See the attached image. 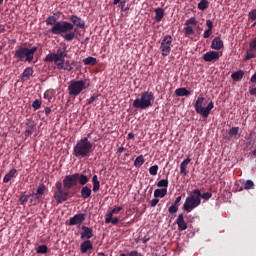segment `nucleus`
Returning <instances> with one entry per match:
<instances>
[{"instance_id":"obj_31","label":"nucleus","mask_w":256,"mask_h":256,"mask_svg":"<svg viewBox=\"0 0 256 256\" xmlns=\"http://www.w3.org/2000/svg\"><path fill=\"white\" fill-rule=\"evenodd\" d=\"M92 184H93L92 191H94V193H97V191L101 189V182L99 181V177H97V175H94L92 177Z\"/></svg>"},{"instance_id":"obj_24","label":"nucleus","mask_w":256,"mask_h":256,"mask_svg":"<svg viewBox=\"0 0 256 256\" xmlns=\"http://www.w3.org/2000/svg\"><path fill=\"white\" fill-rule=\"evenodd\" d=\"M91 249H93V242H91V240H85L80 245L81 253H87V251H91Z\"/></svg>"},{"instance_id":"obj_16","label":"nucleus","mask_w":256,"mask_h":256,"mask_svg":"<svg viewBox=\"0 0 256 256\" xmlns=\"http://www.w3.org/2000/svg\"><path fill=\"white\" fill-rule=\"evenodd\" d=\"M71 25H73V29L75 27H78V29H85V20H82L77 15H71L70 16Z\"/></svg>"},{"instance_id":"obj_21","label":"nucleus","mask_w":256,"mask_h":256,"mask_svg":"<svg viewBox=\"0 0 256 256\" xmlns=\"http://www.w3.org/2000/svg\"><path fill=\"white\" fill-rule=\"evenodd\" d=\"M176 224L178 225V229L180 231H185L187 229V222H185V217L183 214H179L176 219Z\"/></svg>"},{"instance_id":"obj_28","label":"nucleus","mask_w":256,"mask_h":256,"mask_svg":"<svg viewBox=\"0 0 256 256\" xmlns=\"http://www.w3.org/2000/svg\"><path fill=\"white\" fill-rule=\"evenodd\" d=\"M175 95L177 97H189V95H191V91L187 90L185 87H182L175 90Z\"/></svg>"},{"instance_id":"obj_64","label":"nucleus","mask_w":256,"mask_h":256,"mask_svg":"<svg viewBox=\"0 0 256 256\" xmlns=\"http://www.w3.org/2000/svg\"><path fill=\"white\" fill-rule=\"evenodd\" d=\"M254 22H255V25H256V19L254 20Z\"/></svg>"},{"instance_id":"obj_40","label":"nucleus","mask_w":256,"mask_h":256,"mask_svg":"<svg viewBox=\"0 0 256 256\" xmlns=\"http://www.w3.org/2000/svg\"><path fill=\"white\" fill-rule=\"evenodd\" d=\"M48 251H49V248L47 247V245H40L36 249V253H39L42 255H45V253H47Z\"/></svg>"},{"instance_id":"obj_3","label":"nucleus","mask_w":256,"mask_h":256,"mask_svg":"<svg viewBox=\"0 0 256 256\" xmlns=\"http://www.w3.org/2000/svg\"><path fill=\"white\" fill-rule=\"evenodd\" d=\"M90 137L91 134H88L87 137H82L80 140H77L72 153L76 159L91 157V153H93V142L89 140Z\"/></svg>"},{"instance_id":"obj_30","label":"nucleus","mask_w":256,"mask_h":256,"mask_svg":"<svg viewBox=\"0 0 256 256\" xmlns=\"http://www.w3.org/2000/svg\"><path fill=\"white\" fill-rule=\"evenodd\" d=\"M33 73H34L33 68L31 67L26 68L21 74V80L27 81L33 75Z\"/></svg>"},{"instance_id":"obj_61","label":"nucleus","mask_w":256,"mask_h":256,"mask_svg":"<svg viewBox=\"0 0 256 256\" xmlns=\"http://www.w3.org/2000/svg\"><path fill=\"white\" fill-rule=\"evenodd\" d=\"M97 256H105V253L100 252V253L97 254Z\"/></svg>"},{"instance_id":"obj_32","label":"nucleus","mask_w":256,"mask_h":256,"mask_svg":"<svg viewBox=\"0 0 256 256\" xmlns=\"http://www.w3.org/2000/svg\"><path fill=\"white\" fill-rule=\"evenodd\" d=\"M120 211H123L122 206L114 207L108 214H106L107 221H111V217H113V215L119 214Z\"/></svg>"},{"instance_id":"obj_51","label":"nucleus","mask_w":256,"mask_h":256,"mask_svg":"<svg viewBox=\"0 0 256 256\" xmlns=\"http://www.w3.org/2000/svg\"><path fill=\"white\" fill-rule=\"evenodd\" d=\"M210 35H213V30L208 28L207 30H205L203 37L204 39H209Z\"/></svg>"},{"instance_id":"obj_23","label":"nucleus","mask_w":256,"mask_h":256,"mask_svg":"<svg viewBox=\"0 0 256 256\" xmlns=\"http://www.w3.org/2000/svg\"><path fill=\"white\" fill-rule=\"evenodd\" d=\"M211 49H215V51H219L223 49V40L219 36L215 37L211 43Z\"/></svg>"},{"instance_id":"obj_22","label":"nucleus","mask_w":256,"mask_h":256,"mask_svg":"<svg viewBox=\"0 0 256 256\" xmlns=\"http://www.w3.org/2000/svg\"><path fill=\"white\" fill-rule=\"evenodd\" d=\"M191 163V157H187L185 160H183L180 164V175H183L184 177L189 173L187 171V165Z\"/></svg>"},{"instance_id":"obj_52","label":"nucleus","mask_w":256,"mask_h":256,"mask_svg":"<svg viewBox=\"0 0 256 256\" xmlns=\"http://www.w3.org/2000/svg\"><path fill=\"white\" fill-rule=\"evenodd\" d=\"M158 203H159V199L154 198L151 200L150 205H151V207H157Z\"/></svg>"},{"instance_id":"obj_8","label":"nucleus","mask_w":256,"mask_h":256,"mask_svg":"<svg viewBox=\"0 0 256 256\" xmlns=\"http://www.w3.org/2000/svg\"><path fill=\"white\" fill-rule=\"evenodd\" d=\"M89 87L87 80H72L68 86V92L70 97H78L85 89Z\"/></svg>"},{"instance_id":"obj_10","label":"nucleus","mask_w":256,"mask_h":256,"mask_svg":"<svg viewBox=\"0 0 256 256\" xmlns=\"http://www.w3.org/2000/svg\"><path fill=\"white\" fill-rule=\"evenodd\" d=\"M173 44V37L171 35H166L162 38L160 51L162 57H168L171 53V45Z\"/></svg>"},{"instance_id":"obj_49","label":"nucleus","mask_w":256,"mask_h":256,"mask_svg":"<svg viewBox=\"0 0 256 256\" xmlns=\"http://www.w3.org/2000/svg\"><path fill=\"white\" fill-rule=\"evenodd\" d=\"M125 5H127V0H122L120 2V9L123 13H125V11H129V8L125 7Z\"/></svg>"},{"instance_id":"obj_6","label":"nucleus","mask_w":256,"mask_h":256,"mask_svg":"<svg viewBox=\"0 0 256 256\" xmlns=\"http://www.w3.org/2000/svg\"><path fill=\"white\" fill-rule=\"evenodd\" d=\"M36 52V46H33L32 48L20 46L14 52V59H18L19 61H27L28 63H31L35 57Z\"/></svg>"},{"instance_id":"obj_41","label":"nucleus","mask_w":256,"mask_h":256,"mask_svg":"<svg viewBox=\"0 0 256 256\" xmlns=\"http://www.w3.org/2000/svg\"><path fill=\"white\" fill-rule=\"evenodd\" d=\"M29 201V196L23 192L19 198L20 205H25Z\"/></svg>"},{"instance_id":"obj_42","label":"nucleus","mask_w":256,"mask_h":256,"mask_svg":"<svg viewBox=\"0 0 256 256\" xmlns=\"http://www.w3.org/2000/svg\"><path fill=\"white\" fill-rule=\"evenodd\" d=\"M105 223L106 225H109V223H112V225H117L119 223V218L117 217L113 218V216H111L110 220L107 221V215H105Z\"/></svg>"},{"instance_id":"obj_25","label":"nucleus","mask_w":256,"mask_h":256,"mask_svg":"<svg viewBox=\"0 0 256 256\" xmlns=\"http://www.w3.org/2000/svg\"><path fill=\"white\" fill-rule=\"evenodd\" d=\"M93 193V190H91V186H83L80 190V195L82 199H89Z\"/></svg>"},{"instance_id":"obj_17","label":"nucleus","mask_w":256,"mask_h":256,"mask_svg":"<svg viewBox=\"0 0 256 256\" xmlns=\"http://www.w3.org/2000/svg\"><path fill=\"white\" fill-rule=\"evenodd\" d=\"M56 68L59 71H73V66H71V62L69 60L59 61L55 63Z\"/></svg>"},{"instance_id":"obj_59","label":"nucleus","mask_w":256,"mask_h":256,"mask_svg":"<svg viewBox=\"0 0 256 256\" xmlns=\"http://www.w3.org/2000/svg\"><path fill=\"white\" fill-rule=\"evenodd\" d=\"M128 139H135V134L133 132H130L128 134Z\"/></svg>"},{"instance_id":"obj_48","label":"nucleus","mask_w":256,"mask_h":256,"mask_svg":"<svg viewBox=\"0 0 256 256\" xmlns=\"http://www.w3.org/2000/svg\"><path fill=\"white\" fill-rule=\"evenodd\" d=\"M157 171H159L158 165H154L149 168L150 175H157Z\"/></svg>"},{"instance_id":"obj_56","label":"nucleus","mask_w":256,"mask_h":256,"mask_svg":"<svg viewBox=\"0 0 256 256\" xmlns=\"http://www.w3.org/2000/svg\"><path fill=\"white\" fill-rule=\"evenodd\" d=\"M250 83H256V72L251 76Z\"/></svg>"},{"instance_id":"obj_55","label":"nucleus","mask_w":256,"mask_h":256,"mask_svg":"<svg viewBox=\"0 0 256 256\" xmlns=\"http://www.w3.org/2000/svg\"><path fill=\"white\" fill-rule=\"evenodd\" d=\"M206 27H208V29H212L213 30V21L207 20L206 21Z\"/></svg>"},{"instance_id":"obj_20","label":"nucleus","mask_w":256,"mask_h":256,"mask_svg":"<svg viewBox=\"0 0 256 256\" xmlns=\"http://www.w3.org/2000/svg\"><path fill=\"white\" fill-rule=\"evenodd\" d=\"M181 205V196H178L173 205H171L168 208V213H170L171 215H173L174 213H177V211H179V206Z\"/></svg>"},{"instance_id":"obj_35","label":"nucleus","mask_w":256,"mask_h":256,"mask_svg":"<svg viewBox=\"0 0 256 256\" xmlns=\"http://www.w3.org/2000/svg\"><path fill=\"white\" fill-rule=\"evenodd\" d=\"M83 63H84V65H90V66L97 65V58L87 57V58L83 59Z\"/></svg>"},{"instance_id":"obj_7","label":"nucleus","mask_w":256,"mask_h":256,"mask_svg":"<svg viewBox=\"0 0 256 256\" xmlns=\"http://www.w3.org/2000/svg\"><path fill=\"white\" fill-rule=\"evenodd\" d=\"M203 105H205V97L198 96L194 104L195 111L198 115H201L203 119H207V117H209V115L211 114V110L215 107V104L213 103V101H211L210 103H208L207 107L203 108Z\"/></svg>"},{"instance_id":"obj_58","label":"nucleus","mask_w":256,"mask_h":256,"mask_svg":"<svg viewBox=\"0 0 256 256\" xmlns=\"http://www.w3.org/2000/svg\"><path fill=\"white\" fill-rule=\"evenodd\" d=\"M124 151H126V149L123 146L119 147L117 150L118 153H124Z\"/></svg>"},{"instance_id":"obj_38","label":"nucleus","mask_w":256,"mask_h":256,"mask_svg":"<svg viewBox=\"0 0 256 256\" xmlns=\"http://www.w3.org/2000/svg\"><path fill=\"white\" fill-rule=\"evenodd\" d=\"M156 185H157V187H160L162 189H167V187H169V180L162 179V180L158 181Z\"/></svg>"},{"instance_id":"obj_37","label":"nucleus","mask_w":256,"mask_h":256,"mask_svg":"<svg viewBox=\"0 0 256 256\" xmlns=\"http://www.w3.org/2000/svg\"><path fill=\"white\" fill-rule=\"evenodd\" d=\"M145 163V158L143 155L138 156L135 161H134V166L135 167H141Z\"/></svg>"},{"instance_id":"obj_53","label":"nucleus","mask_w":256,"mask_h":256,"mask_svg":"<svg viewBox=\"0 0 256 256\" xmlns=\"http://www.w3.org/2000/svg\"><path fill=\"white\" fill-rule=\"evenodd\" d=\"M94 101H97V96L93 95L88 99V105H91V103H94Z\"/></svg>"},{"instance_id":"obj_60","label":"nucleus","mask_w":256,"mask_h":256,"mask_svg":"<svg viewBox=\"0 0 256 256\" xmlns=\"http://www.w3.org/2000/svg\"><path fill=\"white\" fill-rule=\"evenodd\" d=\"M123 0H113V5H119Z\"/></svg>"},{"instance_id":"obj_4","label":"nucleus","mask_w":256,"mask_h":256,"mask_svg":"<svg viewBox=\"0 0 256 256\" xmlns=\"http://www.w3.org/2000/svg\"><path fill=\"white\" fill-rule=\"evenodd\" d=\"M155 102V95L153 92L144 91L142 92L134 101L132 106L134 109H149V107H153V103Z\"/></svg>"},{"instance_id":"obj_36","label":"nucleus","mask_w":256,"mask_h":256,"mask_svg":"<svg viewBox=\"0 0 256 256\" xmlns=\"http://www.w3.org/2000/svg\"><path fill=\"white\" fill-rule=\"evenodd\" d=\"M229 137H234V139H238L237 135H239V127H232L228 132Z\"/></svg>"},{"instance_id":"obj_43","label":"nucleus","mask_w":256,"mask_h":256,"mask_svg":"<svg viewBox=\"0 0 256 256\" xmlns=\"http://www.w3.org/2000/svg\"><path fill=\"white\" fill-rule=\"evenodd\" d=\"M53 95H55V91L54 90H47L44 93V99H47L48 101H51V99H53Z\"/></svg>"},{"instance_id":"obj_2","label":"nucleus","mask_w":256,"mask_h":256,"mask_svg":"<svg viewBox=\"0 0 256 256\" xmlns=\"http://www.w3.org/2000/svg\"><path fill=\"white\" fill-rule=\"evenodd\" d=\"M77 174L66 175L63 179V182L57 181L55 183L56 191L54 192V199L57 203H64L69 199V189L77 187Z\"/></svg>"},{"instance_id":"obj_44","label":"nucleus","mask_w":256,"mask_h":256,"mask_svg":"<svg viewBox=\"0 0 256 256\" xmlns=\"http://www.w3.org/2000/svg\"><path fill=\"white\" fill-rule=\"evenodd\" d=\"M244 189H246V190L255 189V183L252 180H247L244 183Z\"/></svg>"},{"instance_id":"obj_15","label":"nucleus","mask_w":256,"mask_h":256,"mask_svg":"<svg viewBox=\"0 0 256 256\" xmlns=\"http://www.w3.org/2000/svg\"><path fill=\"white\" fill-rule=\"evenodd\" d=\"M86 215L83 213L76 214L72 218L69 219L67 225L75 226V225H82V223L85 221Z\"/></svg>"},{"instance_id":"obj_45","label":"nucleus","mask_w":256,"mask_h":256,"mask_svg":"<svg viewBox=\"0 0 256 256\" xmlns=\"http://www.w3.org/2000/svg\"><path fill=\"white\" fill-rule=\"evenodd\" d=\"M42 101L39 99H36L33 103H32V108L34 109V111H37V109H41V105H42Z\"/></svg>"},{"instance_id":"obj_11","label":"nucleus","mask_w":256,"mask_h":256,"mask_svg":"<svg viewBox=\"0 0 256 256\" xmlns=\"http://www.w3.org/2000/svg\"><path fill=\"white\" fill-rule=\"evenodd\" d=\"M199 21H197V18L191 17L185 22V27H184V33L186 37H189L191 35H195V30L193 29V26L191 25H198Z\"/></svg>"},{"instance_id":"obj_5","label":"nucleus","mask_w":256,"mask_h":256,"mask_svg":"<svg viewBox=\"0 0 256 256\" xmlns=\"http://www.w3.org/2000/svg\"><path fill=\"white\" fill-rule=\"evenodd\" d=\"M199 205H201V190L195 189L186 198L183 204V210L186 211V213H191V211L197 209Z\"/></svg>"},{"instance_id":"obj_29","label":"nucleus","mask_w":256,"mask_h":256,"mask_svg":"<svg viewBox=\"0 0 256 256\" xmlns=\"http://www.w3.org/2000/svg\"><path fill=\"white\" fill-rule=\"evenodd\" d=\"M154 12H155V21H157V23H161L163 17H165V11L163 10V8H156Z\"/></svg>"},{"instance_id":"obj_50","label":"nucleus","mask_w":256,"mask_h":256,"mask_svg":"<svg viewBox=\"0 0 256 256\" xmlns=\"http://www.w3.org/2000/svg\"><path fill=\"white\" fill-rule=\"evenodd\" d=\"M120 256H127L125 253H121ZM128 256H142L141 253H138L137 250H133L130 253H128Z\"/></svg>"},{"instance_id":"obj_26","label":"nucleus","mask_w":256,"mask_h":256,"mask_svg":"<svg viewBox=\"0 0 256 256\" xmlns=\"http://www.w3.org/2000/svg\"><path fill=\"white\" fill-rule=\"evenodd\" d=\"M76 179H77V183L79 185H82V187H85V185H87L89 182L88 176L81 173H76Z\"/></svg>"},{"instance_id":"obj_47","label":"nucleus","mask_w":256,"mask_h":256,"mask_svg":"<svg viewBox=\"0 0 256 256\" xmlns=\"http://www.w3.org/2000/svg\"><path fill=\"white\" fill-rule=\"evenodd\" d=\"M248 19L250 21H255L256 20V9H253L251 10L249 13H248Z\"/></svg>"},{"instance_id":"obj_9","label":"nucleus","mask_w":256,"mask_h":256,"mask_svg":"<svg viewBox=\"0 0 256 256\" xmlns=\"http://www.w3.org/2000/svg\"><path fill=\"white\" fill-rule=\"evenodd\" d=\"M67 46L65 44L61 45L56 53H49L44 58V63H58L59 61H64L65 57H67Z\"/></svg>"},{"instance_id":"obj_18","label":"nucleus","mask_w":256,"mask_h":256,"mask_svg":"<svg viewBox=\"0 0 256 256\" xmlns=\"http://www.w3.org/2000/svg\"><path fill=\"white\" fill-rule=\"evenodd\" d=\"M93 235V228L82 226V232L80 233L81 239H87V241H89V239H91Z\"/></svg>"},{"instance_id":"obj_19","label":"nucleus","mask_w":256,"mask_h":256,"mask_svg":"<svg viewBox=\"0 0 256 256\" xmlns=\"http://www.w3.org/2000/svg\"><path fill=\"white\" fill-rule=\"evenodd\" d=\"M47 189V187L45 186V184L41 183L38 185V188L36 190V193L34 194V201H40L41 197H43V195H45V190Z\"/></svg>"},{"instance_id":"obj_13","label":"nucleus","mask_w":256,"mask_h":256,"mask_svg":"<svg viewBox=\"0 0 256 256\" xmlns=\"http://www.w3.org/2000/svg\"><path fill=\"white\" fill-rule=\"evenodd\" d=\"M35 129H37V124H35V120L33 118L26 120V130L24 132L25 137H31L33 133H35Z\"/></svg>"},{"instance_id":"obj_12","label":"nucleus","mask_w":256,"mask_h":256,"mask_svg":"<svg viewBox=\"0 0 256 256\" xmlns=\"http://www.w3.org/2000/svg\"><path fill=\"white\" fill-rule=\"evenodd\" d=\"M255 53H256V37L249 42V47L247 49L244 61H251V59H255Z\"/></svg>"},{"instance_id":"obj_63","label":"nucleus","mask_w":256,"mask_h":256,"mask_svg":"<svg viewBox=\"0 0 256 256\" xmlns=\"http://www.w3.org/2000/svg\"><path fill=\"white\" fill-rule=\"evenodd\" d=\"M3 1H4V0H0V5H3Z\"/></svg>"},{"instance_id":"obj_62","label":"nucleus","mask_w":256,"mask_h":256,"mask_svg":"<svg viewBox=\"0 0 256 256\" xmlns=\"http://www.w3.org/2000/svg\"><path fill=\"white\" fill-rule=\"evenodd\" d=\"M251 27H252V28H253V27H256V24H255V22L252 24V26H251Z\"/></svg>"},{"instance_id":"obj_27","label":"nucleus","mask_w":256,"mask_h":256,"mask_svg":"<svg viewBox=\"0 0 256 256\" xmlns=\"http://www.w3.org/2000/svg\"><path fill=\"white\" fill-rule=\"evenodd\" d=\"M17 177V169H11L3 178V183H9L11 179Z\"/></svg>"},{"instance_id":"obj_33","label":"nucleus","mask_w":256,"mask_h":256,"mask_svg":"<svg viewBox=\"0 0 256 256\" xmlns=\"http://www.w3.org/2000/svg\"><path fill=\"white\" fill-rule=\"evenodd\" d=\"M165 195H167V188H161V189H156L154 191V197L156 199H163V197H165Z\"/></svg>"},{"instance_id":"obj_39","label":"nucleus","mask_w":256,"mask_h":256,"mask_svg":"<svg viewBox=\"0 0 256 256\" xmlns=\"http://www.w3.org/2000/svg\"><path fill=\"white\" fill-rule=\"evenodd\" d=\"M199 11H205V9H209V1H200L198 3Z\"/></svg>"},{"instance_id":"obj_54","label":"nucleus","mask_w":256,"mask_h":256,"mask_svg":"<svg viewBox=\"0 0 256 256\" xmlns=\"http://www.w3.org/2000/svg\"><path fill=\"white\" fill-rule=\"evenodd\" d=\"M249 93H250V95H254V97H256V87H250Z\"/></svg>"},{"instance_id":"obj_46","label":"nucleus","mask_w":256,"mask_h":256,"mask_svg":"<svg viewBox=\"0 0 256 256\" xmlns=\"http://www.w3.org/2000/svg\"><path fill=\"white\" fill-rule=\"evenodd\" d=\"M211 197H213V194H211V192H205V193L201 194L200 199L209 201V199H211Z\"/></svg>"},{"instance_id":"obj_34","label":"nucleus","mask_w":256,"mask_h":256,"mask_svg":"<svg viewBox=\"0 0 256 256\" xmlns=\"http://www.w3.org/2000/svg\"><path fill=\"white\" fill-rule=\"evenodd\" d=\"M244 76H245V72H243V70H238L231 74V78L233 79V81H241L242 77Z\"/></svg>"},{"instance_id":"obj_1","label":"nucleus","mask_w":256,"mask_h":256,"mask_svg":"<svg viewBox=\"0 0 256 256\" xmlns=\"http://www.w3.org/2000/svg\"><path fill=\"white\" fill-rule=\"evenodd\" d=\"M46 25L51 26L49 33L52 35H60L64 41H73L76 34L73 31V24L68 21H57V17L49 16L46 18Z\"/></svg>"},{"instance_id":"obj_14","label":"nucleus","mask_w":256,"mask_h":256,"mask_svg":"<svg viewBox=\"0 0 256 256\" xmlns=\"http://www.w3.org/2000/svg\"><path fill=\"white\" fill-rule=\"evenodd\" d=\"M219 52L216 51H208L205 54H203L202 58L206 63H215V61H219Z\"/></svg>"},{"instance_id":"obj_57","label":"nucleus","mask_w":256,"mask_h":256,"mask_svg":"<svg viewBox=\"0 0 256 256\" xmlns=\"http://www.w3.org/2000/svg\"><path fill=\"white\" fill-rule=\"evenodd\" d=\"M45 115H47V116L51 115V108L50 107L45 108Z\"/></svg>"}]
</instances>
